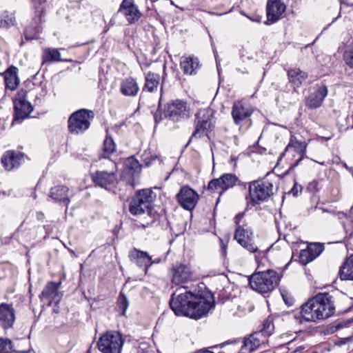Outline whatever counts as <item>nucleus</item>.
Listing matches in <instances>:
<instances>
[{
    "label": "nucleus",
    "mask_w": 353,
    "mask_h": 353,
    "mask_svg": "<svg viewBox=\"0 0 353 353\" xmlns=\"http://www.w3.org/2000/svg\"><path fill=\"white\" fill-rule=\"evenodd\" d=\"M292 258L295 261H298L301 264L305 265L314 260L307 249L301 250L300 252L296 255L294 253L292 254Z\"/></svg>",
    "instance_id": "38"
},
{
    "label": "nucleus",
    "mask_w": 353,
    "mask_h": 353,
    "mask_svg": "<svg viewBox=\"0 0 353 353\" xmlns=\"http://www.w3.org/2000/svg\"><path fill=\"white\" fill-rule=\"evenodd\" d=\"M165 69H166V66L164 64L163 65V76H162V83H161V85H163V84L164 83V81L165 80V77H166V72H165Z\"/></svg>",
    "instance_id": "53"
},
{
    "label": "nucleus",
    "mask_w": 353,
    "mask_h": 353,
    "mask_svg": "<svg viewBox=\"0 0 353 353\" xmlns=\"http://www.w3.org/2000/svg\"><path fill=\"white\" fill-rule=\"evenodd\" d=\"M193 294V293L188 291L177 295L176 293L172 294L170 306L176 315L190 317Z\"/></svg>",
    "instance_id": "9"
},
{
    "label": "nucleus",
    "mask_w": 353,
    "mask_h": 353,
    "mask_svg": "<svg viewBox=\"0 0 353 353\" xmlns=\"http://www.w3.org/2000/svg\"><path fill=\"white\" fill-rule=\"evenodd\" d=\"M327 88L325 85L317 86L316 90L305 99V105L313 110L320 108L327 95Z\"/></svg>",
    "instance_id": "21"
},
{
    "label": "nucleus",
    "mask_w": 353,
    "mask_h": 353,
    "mask_svg": "<svg viewBox=\"0 0 353 353\" xmlns=\"http://www.w3.org/2000/svg\"><path fill=\"white\" fill-rule=\"evenodd\" d=\"M312 353H319V352H312Z\"/></svg>",
    "instance_id": "62"
},
{
    "label": "nucleus",
    "mask_w": 353,
    "mask_h": 353,
    "mask_svg": "<svg viewBox=\"0 0 353 353\" xmlns=\"http://www.w3.org/2000/svg\"><path fill=\"white\" fill-rule=\"evenodd\" d=\"M116 151V144L112 137L107 134L103 142L102 145V154L101 157L102 158H108Z\"/></svg>",
    "instance_id": "35"
},
{
    "label": "nucleus",
    "mask_w": 353,
    "mask_h": 353,
    "mask_svg": "<svg viewBox=\"0 0 353 353\" xmlns=\"http://www.w3.org/2000/svg\"><path fill=\"white\" fill-rule=\"evenodd\" d=\"M172 282L176 285L185 283L190 280L192 276L191 268L189 265L176 263L171 269Z\"/></svg>",
    "instance_id": "22"
},
{
    "label": "nucleus",
    "mask_w": 353,
    "mask_h": 353,
    "mask_svg": "<svg viewBox=\"0 0 353 353\" xmlns=\"http://www.w3.org/2000/svg\"><path fill=\"white\" fill-rule=\"evenodd\" d=\"M179 205L186 210H192L199 199L198 193L189 185H183L176 194Z\"/></svg>",
    "instance_id": "15"
},
{
    "label": "nucleus",
    "mask_w": 353,
    "mask_h": 353,
    "mask_svg": "<svg viewBox=\"0 0 353 353\" xmlns=\"http://www.w3.org/2000/svg\"><path fill=\"white\" fill-rule=\"evenodd\" d=\"M49 196L56 202L62 203L64 206L68 207L70 202V198L72 196V194L68 187L57 185L51 188Z\"/></svg>",
    "instance_id": "26"
},
{
    "label": "nucleus",
    "mask_w": 353,
    "mask_h": 353,
    "mask_svg": "<svg viewBox=\"0 0 353 353\" xmlns=\"http://www.w3.org/2000/svg\"><path fill=\"white\" fill-rule=\"evenodd\" d=\"M44 296V290L41 292L40 296Z\"/></svg>",
    "instance_id": "59"
},
{
    "label": "nucleus",
    "mask_w": 353,
    "mask_h": 353,
    "mask_svg": "<svg viewBox=\"0 0 353 353\" xmlns=\"http://www.w3.org/2000/svg\"><path fill=\"white\" fill-rule=\"evenodd\" d=\"M114 20L111 19L108 25H109L110 27L112 26L114 24Z\"/></svg>",
    "instance_id": "55"
},
{
    "label": "nucleus",
    "mask_w": 353,
    "mask_h": 353,
    "mask_svg": "<svg viewBox=\"0 0 353 353\" xmlns=\"http://www.w3.org/2000/svg\"><path fill=\"white\" fill-rule=\"evenodd\" d=\"M18 69L14 66H10L4 72V81L6 88L10 90H14L19 84V79L17 76Z\"/></svg>",
    "instance_id": "29"
},
{
    "label": "nucleus",
    "mask_w": 353,
    "mask_h": 353,
    "mask_svg": "<svg viewBox=\"0 0 353 353\" xmlns=\"http://www.w3.org/2000/svg\"><path fill=\"white\" fill-rule=\"evenodd\" d=\"M11 353H27L26 352L12 351Z\"/></svg>",
    "instance_id": "57"
},
{
    "label": "nucleus",
    "mask_w": 353,
    "mask_h": 353,
    "mask_svg": "<svg viewBox=\"0 0 353 353\" xmlns=\"http://www.w3.org/2000/svg\"><path fill=\"white\" fill-rule=\"evenodd\" d=\"M335 312L333 296L329 293H319L301 305L300 311L294 315L299 323L316 322L327 319Z\"/></svg>",
    "instance_id": "1"
},
{
    "label": "nucleus",
    "mask_w": 353,
    "mask_h": 353,
    "mask_svg": "<svg viewBox=\"0 0 353 353\" xmlns=\"http://www.w3.org/2000/svg\"><path fill=\"white\" fill-rule=\"evenodd\" d=\"M160 81V75L152 72H148L145 74V83L143 91L149 92H156L158 89Z\"/></svg>",
    "instance_id": "31"
},
{
    "label": "nucleus",
    "mask_w": 353,
    "mask_h": 353,
    "mask_svg": "<svg viewBox=\"0 0 353 353\" xmlns=\"http://www.w3.org/2000/svg\"><path fill=\"white\" fill-rule=\"evenodd\" d=\"M273 329L274 325L272 321L266 319L263 323L262 329L258 332H263V335L265 336V337L266 338V336L272 334Z\"/></svg>",
    "instance_id": "44"
},
{
    "label": "nucleus",
    "mask_w": 353,
    "mask_h": 353,
    "mask_svg": "<svg viewBox=\"0 0 353 353\" xmlns=\"http://www.w3.org/2000/svg\"><path fill=\"white\" fill-rule=\"evenodd\" d=\"M28 92L19 90L14 99V117L12 123L21 121L27 118L33 110L32 105L27 100Z\"/></svg>",
    "instance_id": "10"
},
{
    "label": "nucleus",
    "mask_w": 353,
    "mask_h": 353,
    "mask_svg": "<svg viewBox=\"0 0 353 353\" xmlns=\"http://www.w3.org/2000/svg\"><path fill=\"white\" fill-rule=\"evenodd\" d=\"M217 353H227V352L225 351V349H223L221 351H219V352Z\"/></svg>",
    "instance_id": "58"
},
{
    "label": "nucleus",
    "mask_w": 353,
    "mask_h": 353,
    "mask_svg": "<svg viewBox=\"0 0 353 353\" xmlns=\"http://www.w3.org/2000/svg\"><path fill=\"white\" fill-rule=\"evenodd\" d=\"M320 186V180L314 179L310 181L307 185V190L311 193H315L319 191Z\"/></svg>",
    "instance_id": "47"
},
{
    "label": "nucleus",
    "mask_w": 353,
    "mask_h": 353,
    "mask_svg": "<svg viewBox=\"0 0 353 353\" xmlns=\"http://www.w3.org/2000/svg\"><path fill=\"white\" fill-rule=\"evenodd\" d=\"M12 349V341L8 339L0 338V353H8Z\"/></svg>",
    "instance_id": "45"
},
{
    "label": "nucleus",
    "mask_w": 353,
    "mask_h": 353,
    "mask_svg": "<svg viewBox=\"0 0 353 353\" xmlns=\"http://www.w3.org/2000/svg\"><path fill=\"white\" fill-rule=\"evenodd\" d=\"M123 345L121 335L117 332H108L99 339L97 346L103 353H121Z\"/></svg>",
    "instance_id": "8"
},
{
    "label": "nucleus",
    "mask_w": 353,
    "mask_h": 353,
    "mask_svg": "<svg viewBox=\"0 0 353 353\" xmlns=\"http://www.w3.org/2000/svg\"><path fill=\"white\" fill-rule=\"evenodd\" d=\"M92 179L96 185L105 189L110 188L117 183L116 174L113 172L97 171L92 174Z\"/></svg>",
    "instance_id": "24"
},
{
    "label": "nucleus",
    "mask_w": 353,
    "mask_h": 353,
    "mask_svg": "<svg viewBox=\"0 0 353 353\" xmlns=\"http://www.w3.org/2000/svg\"><path fill=\"white\" fill-rule=\"evenodd\" d=\"M34 10V17L31 25L25 30L26 39H34L42 32V14L44 12V0H31Z\"/></svg>",
    "instance_id": "7"
},
{
    "label": "nucleus",
    "mask_w": 353,
    "mask_h": 353,
    "mask_svg": "<svg viewBox=\"0 0 353 353\" xmlns=\"http://www.w3.org/2000/svg\"><path fill=\"white\" fill-rule=\"evenodd\" d=\"M241 345L240 339L227 341L219 345L222 349H225L227 353H241Z\"/></svg>",
    "instance_id": "36"
},
{
    "label": "nucleus",
    "mask_w": 353,
    "mask_h": 353,
    "mask_svg": "<svg viewBox=\"0 0 353 353\" xmlns=\"http://www.w3.org/2000/svg\"><path fill=\"white\" fill-rule=\"evenodd\" d=\"M164 116L173 121H179L190 117V108L183 100L176 99L167 103Z\"/></svg>",
    "instance_id": "11"
},
{
    "label": "nucleus",
    "mask_w": 353,
    "mask_h": 353,
    "mask_svg": "<svg viewBox=\"0 0 353 353\" xmlns=\"http://www.w3.org/2000/svg\"><path fill=\"white\" fill-rule=\"evenodd\" d=\"M273 185L268 181H254L250 183L249 196L251 201L257 204L265 201L272 194Z\"/></svg>",
    "instance_id": "12"
},
{
    "label": "nucleus",
    "mask_w": 353,
    "mask_h": 353,
    "mask_svg": "<svg viewBox=\"0 0 353 353\" xmlns=\"http://www.w3.org/2000/svg\"><path fill=\"white\" fill-rule=\"evenodd\" d=\"M118 12L121 13L130 24L137 23L142 16L134 0H123Z\"/></svg>",
    "instance_id": "17"
},
{
    "label": "nucleus",
    "mask_w": 353,
    "mask_h": 353,
    "mask_svg": "<svg viewBox=\"0 0 353 353\" xmlns=\"http://www.w3.org/2000/svg\"><path fill=\"white\" fill-rule=\"evenodd\" d=\"M129 306V301L127 296L121 292L117 301V310L120 312V314L124 316Z\"/></svg>",
    "instance_id": "39"
},
{
    "label": "nucleus",
    "mask_w": 353,
    "mask_h": 353,
    "mask_svg": "<svg viewBox=\"0 0 353 353\" xmlns=\"http://www.w3.org/2000/svg\"><path fill=\"white\" fill-rule=\"evenodd\" d=\"M221 242V253L223 257H225L227 253V246L224 244L223 240H220Z\"/></svg>",
    "instance_id": "50"
},
{
    "label": "nucleus",
    "mask_w": 353,
    "mask_h": 353,
    "mask_svg": "<svg viewBox=\"0 0 353 353\" xmlns=\"http://www.w3.org/2000/svg\"><path fill=\"white\" fill-rule=\"evenodd\" d=\"M302 190V186L299 185L297 183L294 184L293 188L291 189L289 193L292 194L293 196H296L299 192H301Z\"/></svg>",
    "instance_id": "49"
},
{
    "label": "nucleus",
    "mask_w": 353,
    "mask_h": 353,
    "mask_svg": "<svg viewBox=\"0 0 353 353\" xmlns=\"http://www.w3.org/2000/svg\"><path fill=\"white\" fill-rule=\"evenodd\" d=\"M282 275L275 270H268L254 273L249 278L252 289L261 294L271 292L279 284Z\"/></svg>",
    "instance_id": "2"
},
{
    "label": "nucleus",
    "mask_w": 353,
    "mask_h": 353,
    "mask_svg": "<svg viewBox=\"0 0 353 353\" xmlns=\"http://www.w3.org/2000/svg\"><path fill=\"white\" fill-rule=\"evenodd\" d=\"M243 214H238L236 215L234 218V222L236 225L239 224V222L241 221V219L243 218Z\"/></svg>",
    "instance_id": "52"
},
{
    "label": "nucleus",
    "mask_w": 353,
    "mask_h": 353,
    "mask_svg": "<svg viewBox=\"0 0 353 353\" xmlns=\"http://www.w3.org/2000/svg\"><path fill=\"white\" fill-rule=\"evenodd\" d=\"M266 338L263 335V332H254L244 337L242 341L241 340V353L253 352L258 349L262 344H264Z\"/></svg>",
    "instance_id": "18"
},
{
    "label": "nucleus",
    "mask_w": 353,
    "mask_h": 353,
    "mask_svg": "<svg viewBox=\"0 0 353 353\" xmlns=\"http://www.w3.org/2000/svg\"><path fill=\"white\" fill-rule=\"evenodd\" d=\"M152 191L149 189H144L138 191L129 206V211L133 215H139L145 212H150L152 203Z\"/></svg>",
    "instance_id": "6"
},
{
    "label": "nucleus",
    "mask_w": 353,
    "mask_h": 353,
    "mask_svg": "<svg viewBox=\"0 0 353 353\" xmlns=\"http://www.w3.org/2000/svg\"><path fill=\"white\" fill-rule=\"evenodd\" d=\"M154 261V263H158V262L159 261V260H158V261H157V260H155V261Z\"/></svg>",
    "instance_id": "60"
},
{
    "label": "nucleus",
    "mask_w": 353,
    "mask_h": 353,
    "mask_svg": "<svg viewBox=\"0 0 353 353\" xmlns=\"http://www.w3.org/2000/svg\"><path fill=\"white\" fill-rule=\"evenodd\" d=\"M61 282H49L47 285V292H46V299L52 297L55 303L59 302L60 298L59 296V288Z\"/></svg>",
    "instance_id": "37"
},
{
    "label": "nucleus",
    "mask_w": 353,
    "mask_h": 353,
    "mask_svg": "<svg viewBox=\"0 0 353 353\" xmlns=\"http://www.w3.org/2000/svg\"><path fill=\"white\" fill-rule=\"evenodd\" d=\"M344 60L347 65L353 68V43H351L346 46L344 52Z\"/></svg>",
    "instance_id": "43"
},
{
    "label": "nucleus",
    "mask_w": 353,
    "mask_h": 353,
    "mask_svg": "<svg viewBox=\"0 0 353 353\" xmlns=\"http://www.w3.org/2000/svg\"><path fill=\"white\" fill-rule=\"evenodd\" d=\"M14 310L13 307L6 303L0 305V325L4 329L10 328L14 321Z\"/></svg>",
    "instance_id": "27"
},
{
    "label": "nucleus",
    "mask_w": 353,
    "mask_h": 353,
    "mask_svg": "<svg viewBox=\"0 0 353 353\" xmlns=\"http://www.w3.org/2000/svg\"><path fill=\"white\" fill-rule=\"evenodd\" d=\"M33 197H34V199H36L37 196L35 194H34Z\"/></svg>",
    "instance_id": "61"
},
{
    "label": "nucleus",
    "mask_w": 353,
    "mask_h": 353,
    "mask_svg": "<svg viewBox=\"0 0 353 353\" xmlns=\"http://www.w3.org/2000/svg\"><path fill=\"white\" fill-rule=\"evenodd\" d=\"M253 113V109L248 106L244 105L241 103H235L232 110V115L235 124L240 125L243 121L249 122L248 126L251 125V121L249 117Z\"/></svg>",
    "instance_id": "25"
},
{
    "label": "nucleus",
    "mask_w": 353,
    "mask_h": 353,
    "mask_svg": "<svg viewBox=\"0 0 353 353\" xmlns=\"http://www.w3.org/2000/svg\"><path fill=\"white\" fill-rule=\"evenodd\" d=\"M139 90L135 79L129 77L124 79L120 85V92L125 97H135Z\"/></svg>",
    "instance_id": "28"
},
{
    "label": "nucleus",
    "mask_w": 353,
    "mask_h": 353,
    "mask_svg": "<svg viewBox=\"0 0 353 353\" xmlns=\"http://www.w3.org/2000/svg\"><path fill=\"white\" fill-rule=\"evenodd\" d=\"M128 257L131 262L136 263L137 266L142 268L145 274L147 273L149 268L154 263L148 252L137 248H133L130 251Z\"/></svg>",
    "instance_id": "19"
},
{
    "label": "nucleus",
    "mask_w": 353,
    "mask_h": 353,
    "mask_svg": "<svg viewBox=\"0 0 353 353\" xmlns=\"http://www.w3.org/2000/svg\"><path fill=\"white\" fill-rule=\"evenodd\" d=\"M307 249L311 254L313 259H315L323 251L324 245L320 243H314L308 245Z\"/></svg>",
    "instance_id": "41"
},
{
    "label": "nucleus",
    "mask_w": 353,
    "mask_h": 353,
    "mask_svg": "<svg viewBox=\"0 0 353 353\" xmlns=\"http://www.w3.org/2000/svg\"><path fill=\"white\" fill-rule=\"evenodd\" d=\"M307 146V143L305 141H300L294 135H291L288 144L281 154V157L285 155L292 157V162L289 167L290 171L297 167L304 159L307 158L306 156Z\"/></svg>",
    "instance_id": "5"
},
{
    "label": "nucleus",
    "mask_w": 353,
    "mask_h": 353,
    "mask_svg": "<svg viewBox=\"0 0 353 353\" xmlns=\"http://www.w3.org/2000/svg\"><path fill=\"white\" fill-rule=\"evenodd\" d=\"M154 118L155 123H159L162 120L161 112H159L158 111L156 112L154 114Z\"/></svg>",
    "instance_id": "51"
},
{
    "label": "nucleus",
    "mask_w": 353,
    "mask_h": 353,
    "mask_svg": "<svg viewBox=\"0 0 353 353\" xmlns=\"http://www.w3.org/2000/svg\"><path fill=\"white\" fill-rule=\"evenodd\" d=\"M94 117L93 111L87 109H80L73 112L68 121L69 132L74 134L83 133L90 128Z\"/></svg>",
    "instance_id": "4"
},
{
    "label": "nucleus",
    "mask_w": 353,
    "mask_h": 353,
    "mask_svg": "<svg viewBox=\"0 0 353 353\" xmlns=\"http://www.w3.org/2000/svg\"><path fill=\"white\" fill-rule=\"evenodd\" d=\"M25 154L14 150H8L2 156L1 161L4 168L10 171L18 168L24 161Z\"/></svg>",
    "instance_id": "20"
},
{
    "label": "nucleus",
    "mask_w": 353,
    "mask_h": 353,
    "mask_svg": "<svg viewBox=\"0 0 353 353\" xmlns=\"http://www.w3.org/2000/svg\"><path fill=\"white\" fill-rule=\"evenodd\" d=\"M142 160L144 162L145 166L149 167L152 164L153 161L157 159V156L151 154L150 151H144L142 154Z\"/></svg>",
    "instance_id": "46"
},
{
    "label": "nucleus",
    "mask_w": 353,
    "mask_h": 353,
    "mask_svg": "<svg viewBox=\"0 0 353 353\" xmlns=\"http://www.w3.org/2000/svg\"><path fill=\"white\" fill-rule=\"evenodd\" d=\"M282 297L287 305L291 306L294 304V299L290 294L288 293H282Z\"/></svg>",
    "instance_id": "48"
},
{
    "label": "nucleus",
    "mask_w": 353,
    "mask_h": 353,
    "mask_svg": "<svg viewBox=\"0 0 353 353\" xmlns=\"http://www.w3.org/2000/svg\"><path fill=\"white\" fill-rule=\"evenodd\" d=\"M181 67L185 74L192 75L199 68V61L194 57H185L181 62Z\"/></svg>",
    "instance_id": "33"
},
{
    "label": "nucleus",
    "mask_w": 353,
    "mask_h": 353,
    "mask_svg": "<svg viewBox=\"0 0 353 353\" xmlns=\"http://www.w3.org/2000/svg\"><path fill=\"white\" fill-rule=\"evenodd\" d=\"M110 28V27L109 26V25H106L104 28L103 32L106 33L109 30Z\"/></svg>",
    "instance_id": "54"
},
{
    "label": "nucleus",
    "mask_w": 353,
    "mask_h": 353,
    "mask_svg": "<svg viewBox=\"0 0 353 353\" xmlns=\"http://www.w3.org/2000/svg\"><path fill=\"white\" fill-rule=\"evenodd\" d=\"M339 275L341 280L353 281V254L346 258L340 268Z\"/></svg>",
    "instance_id": "32"
},
{
    "label": "nucleus",
    "mask_w": 353,
    "mask_h": 353,
    "mask_svg": "<svg viewBox=\"0 0 353 353\" xmlns=\"http://www.w3.org/2000/svg\"><path fill=\"white\" fill-rule=\"evenodd\" d=\"M61 54L57 49H46V61H61Z\"/></svg>",
    "instance_id": "42"
},
{
    "label": "nucleus",
    "mask_w": 353,
    "mask_h": 353,
    "mask_svg": "<svg viewBox=\"0 0 353 353\" xmlns=\"http://www.w3.org/2000/svg\"><path fill=\"white\" fill-rule=\"evenodd\" d=\"M44 64V52L43 53L41 56V65Z\"/></svg>",
    "instance_id": "56"
},
{
    "label": "nucleus",
    "mask_w": 353,
    "mask_h": 353,
    "mask_svg": "<svg viewBox=\"0 0 353 353\" xmlns=\"http://www.w3.org/2000/svg\"><path fill=\"white\" fill-rule=\"evenodd\" d=\"M253 232L248 228L244 226H238L235 230L234 239L244 248L251 253L259 251V248L252 243Z\"/></svg>",
    "instance_id": "16"
},
{
    "label": "nucleus",
    "mask_w": 353,
    "mask_h": 353,
    "mask_svg": "<svg viewBox=\"0 0 353 353\" xmlns=\"http://www.w3.org/2000/svg\"><path fill=\"white\" fill-rule=\"evenodd\" d=\"M286 6L281 0H268L266 12L268 21L276 22L285 11Z\"/></svg>",
    "instance_id": "23"
},
{
    "label": "nucleus",
    "mask_w": 353,
    "mask_h": 353,
    "mask_svg": "<svg viewBox=\"0 0 353 353\" xmlns=\"http://www.w3.org/2000/svg\"><path fill=\"white\" fill-rule=\"evenodd\" d=\"M212 126L209 111L206 109L199 110L196 114L195 130L193 132L189 142L193 138H201L207 135Z\"/></svg>",
    "instance_id": "14"
},
{
    "label": "nucleus",
    "mask_w": 353,
    "mask_h": 353,
    "mask_svg": "<svg viewBox=\"0 0 353 353\" xmlns=\"http://www.w3.org/2000/svg\"><path fill=\"white\" fill-rule=\"evenodd\" d=\"M141 171V165L133 156L125 159L123 161V172L131 176L139 174Z\"/></svg>",
    "instance_id": "34"
},
{
    "label": "nucleus",
    "mask_w": 353,
    "mask_h": 353,
    "mask_svg": "<svg viewBox=\"0 0 353 353\" xmlns=\"http://www.w3.org/2000/svg\"><path fill=\"white\" fill-rule=\"evenodd\" d=\"M239 181L238 177L231 173H225L218 179L211 180L208 185V190L212 193L222 194L227 190L233 188Z\"/></svg>",
    "instance_id": "13"
},
{
    "label": "nucleus",
    "mask_w": 353,
    "mask_h": 353,
    "mask_svg": "<svg viewBox=\"0 0 353 353\" xmlns=\"http://www.w3.org/2000/svg\"><path fill=\"white\" fill-rule=\"evenodd\" d=\"M214 305V295L209 290H205L196 294H194L190 317L199 319L206 315Z\"/></svg>",
    "instance_id": "3"
},
{
    "label": "nucleus",
    "mask_w": 353,
    "mask_h": 353,
    "mask_svg": "<svg viewBox=\"0 0 353 353\" xmlns=\"http://www.w3.org/2000/svg\"><path fill=\"white\" fill-rule=\"evenodd\" d=\"M15 17L13 14L5 12L0 19V28H8L14 24Z\"/></svg>",
    "instance_id": "40"
},
{
    "label": "nucleus",
    "mask_w": 353,
    "mask_h": 353,
    "mask_svg": "<svg viewBox=\"0 0 353 353\" xmlns=\"http://www.w3.org/2000/svg\"><path fill=\"white\" fill-rule=\"evenodd\" d=\"M288 77L289 82L291 83L294 88H299L302 85L303 82L306 80L308 76L307 72L295 68L290 69L288 71Z\"/></svg>",
    "instance_id": "30"
}]
</instances>
